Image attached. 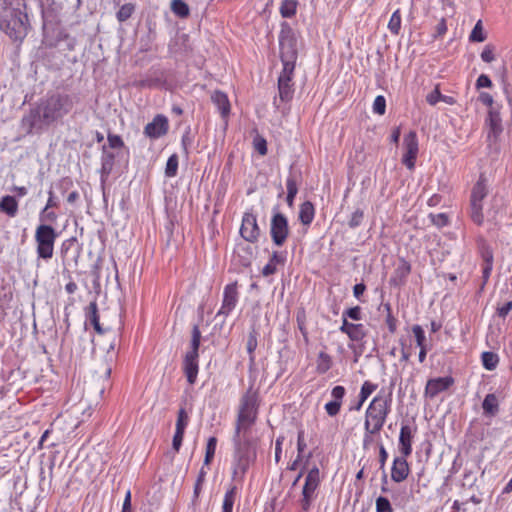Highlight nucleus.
<instances>
[{
    "instance_id": "f257e3e1",
    "label": "nucleus",
    "mask_w": 512,
    "mask_h": 512,
    "mask_svg": "<svg viewBox=\"0 0 512 512\" xmlns=\"http://www.w3.org/2000/svg\"><path fill=\"white\" fill-rule=\"evenodd\" d=\"M74 107V98L65 93H53L42 99L36 108L22 118L21 125L26 134L39 132L44 127L62 120Z\"/></svg>"
},
{
    "instance_id": "f03ea898",
    "label": "nucleus",
    "mask_w": 512,
    "mask_h": 512,
    "mask_svg": "<svg viewBox=\"0 0 512 512\" xmlns=\"http://www.w3.org/2000/svg\"><path fill=\"white\" fill-rule=\"evenodd\" d=\"M24 0H0V30L13 41L22 42L27 36L29 20Z\"/></svg>"
},
{
    "instance_id": "7ed1b4c3",
    "label": "nucleus",
    "mask_w": 512,
    "mask_h": 512,
    "mask_svg": "<svg viewBox=\"0 0 512 512\" xmlns=\"http://www.w3.org/2000/svg\"><path fill=\"white\" fill-rule=\"evenodd\" d=\"M392 396L391 394H385L380 391L370 402L365 412L364 420V440L368 439L376 434H379L382 430L388 415L391 412Z\"/></svg>"
},
{
    "instance_id": "20e7f679",
    "label": "nucleus",
    "mask_w": 512,
    "mask_h": 512,
    "mask_svg": "<svg viewBox=\"0 0 512 512\" xmlns=\"http://www.w3.org/2000/svg\"><path fill=\"white\" fill-rule=\"evenodd\" d=\"M234 452L231 462L232 479L242 482L251 464L256 460V449L248 439L233 437Z\"/></svg>"
},
{
    "instance_id": "39448f33",
    "label": "nucleus",
    "mask_w": 512,
    "mask_h": 512,
    "mask_svg": "<svg viewBox=\"0 0 512 512\" xmlns=\"http://www.w3.org/2000/svg\"><path fill=\"white\" fill-rule=\"evenodd\" d=\"M256 418L257 399L255 394L248 392L241 398L235 427V438H239L242 432L245 434L255 423Z\"/></svg>"
},
{
    "instance_id": "423d86ee",
    "label": "nucleus",
    "mask_w": 512,
    "mask_h": 512,
    "mask_svg": "<svg viewBox=\"0 0 512 512\" xmlns=\"http://www.w3.org/2000/svg\"><path fill=\"white\" fill-rule=\"evenodd\" d=\"M36 252L39 258L49 260L54 254V244L58 237L56 230L47 224H40L35 230Z\"/></svg>"
},
{
    "instance_id": "0eeeda50",
    "label": "nucleus",
    "mask_w": 512,
    "mask_h": 512,
    "mask_svg": "<svg viewBox=\"0 0 512 512\" xmlns=\"http://www.w3.org/2000/svg\"><path fill=\"white\" fill-rule=\"evenodd\" d=\"M488 184L484 175L479 177L471 191L470 197V217L477 225L484 223L483 200L488 195Z\"/></svg>"
},
{
    "instance_id": "6e6552de",
    "label": "nucleus",
    "mask_w": 512,
    "mask_h": 512,
    "mask_svg": "<svg viewBox=\"0 0 512 512\" xmlns=\"http://www.w3.org/2000/svg\"><path fill=\"white\" fill-rule=\"evenodd\" d=\"M290 234L288 218L274 210L270 221V236L276 246H283Z\"/></svg>"
},
{
    "instance_id": "1a4fd4ad",
    "label": "nucleus",
    "mask_w": 512,
    "mask_h": 512,
    "mask_svg": "<svg viewBox=\"0 0 512 512\" xmlns=\"http://www.w3.org/2000/svg\"><path fill=\"white\" fill-rule=\"evenodd\" d=\"M320 481L319 468L314 465L308 470L302 489L300 504L304 511L309 510L312 501L315 499V492L320 485Z\"/></svg>"
},
{
    "instance_id": "9d476101",
    "label": "nucleus",
    "mask_w": 512,
    "mask_h": 512,
    "mask_svg": "<svg viewBox=\"0 0 512 512\" xmlns=\"http://www.w3.org/2000/svg\"><path fill=\"white\" fill-rule=\"evenodd\" d=\"M239 232L245 241L249 243H257L261 235V230L257 222V215L252 211H246L243 214Z\"/></svg>"
},
{
    "instance_id": "9b49d317",
    "label": "nucleus",
    "mask_w": 512,
    "mask_h": 512,
    "mask_svg": "<svg viewBox=\"0 0 512 512\" xmlns=\"http://www.w3.org/2000/svg\"><path fill=\"white\" fill-rule=\"evenodd\" d=\"M404 154L402 163L409 169L415 168V162L419 151L418 137L415 131H409L403 139Z\"/></svg>"
},
{
    "instance_id": "f8f14e48",
    "label": "nucleus",
    "mask_w": 512,
    "mask_h": 512,
    "mask_svg": "<svg viewBox=\"0 0 512 512\" xmlns=\"http://www.w3.org/2000/svg\"><path fill=\"white\" fill-rule=\"evenodd\" d=\"M416 433L417 426L415 424L402 422L399 433L398 449L404 457H409L412 454V444Z\"/></svg>"
},
{
    "instance_id": "ddd939ff",
    "label": "nucleus",
    "mask_w": 512,
    "mask_h": 512,
    "mask_svg": "<svg viewBox=\"0 0 512 512\" xmlns=\"http://www.w3.org/2000/svg\"><path fill=\"white\" fill-rule=\"evenodd\" d=\"M239 300L237 282L230 283L224 287L222 305L217 316L226 318L235 309Z\"/></svg>"
},
{
    "instance_id": "4468645a",
    "label": "nucleus",
    "mask_w": 512,
    "mask_h": 512,
    "mask_svg": "<svg viewBox=\"0 0 512 512\" xmlns=\"http://www.w3.org/2000/svg\"><path fill=\"white\" fill-rule=\"evenodd\" d=\"M280 46L283 69L278 80L292 81L296 52L292 49L291 45H286L283 41H280Z\"/></svg>"
},
{
    "instance_id": "2eb2a0df",
    "label": "nucleus",
    "mask_w": 512,
    "mask_h": 512,
    "mask_svg": "<svg viewBox=\"0 0 512 512\" xmlns=\"http://www.w3.org/2000/svg\"><path fill=\"white\" fill-rule=\"evenodd\" d=\"M169 124L166 116L159 114L144 128V134L152 139L160 138L168 131Z\"/></svg>"
},
{
    "instance_id": "dca6fc26",
    "label": "nucleus",
    "mask_w": 512,
    "mask_h": 512,
    "mask_svg": "<svg viewBox=\"0 0 512 512\" xmlns=\"http://www.w3.org/2000/svg\"><path fill=\"white\" fill-rule=\"evenodd\" d=\"M454 383L452 377H438L428 380L425 387V396L428 398H434L439 393L446 391Z\"/></svg>"
},
{
    "instance_id": "f3484780",
    "label": "nucleus",
    "mask_w": 512,
    "mask_h": 512,
    "mask_svg": "<svg viewBox=\"0 0 512 512\" xmlns=\"http://www.w3.org/2000/svg\"><path fill=\"white\" fill-rule=\"evenodd\" d=\"M410 474V467L407 462V457L396 456L393 459L391 467V479L396 483H401L407 479Z\"/></svg>"
},
{
    "instance_id": "a211bd4d",
    "label": "nucleus",
    "mask_w": 512,
    "mask_h": 512,
    "mask_svg": "<svg viewBox=\"0 0 512 512\" xmlns=\"http://www.w3.org/2000/svg\"><path fill=\"white\" fill-rule=\"evenodd\" d=\"M199 355L185 354L183 360V371L189 384L193 385L197 380L199 372Z\"/></svg>"
},
{
    "instance_id": "6ab92c4d",
    "label": "nucleus",
    "mask_w": 512,
    "mask_h": 512,
    "mask_svg": "<svg viewBox=\"0 0 512 512\" xmlns=\"http://www.w3.org/2000/svg\"><path fill=\"white\" fill-rule=\"evenodd\" d=\"M286 261L285 252H273L268 263L262 269V275L267 277L276 273L277 265H284Z\"/></svg>"
},
{
    "instance_id": "aec40b11",
    "label": "nucleus",
    "mask_w": 512,
    "mask_h": 512,
    "mask_svg": "<svg viewBox=\"0 0 512 512\" xmlns=\"http://www.w3.org/2000/svg\"><path fill=\"white\" fill-rule=\"evenodd\" d=\"M410 271V264L406 260L401 259L397 268L395 269L394 275L390 279V283L395 286L403 284L407 276L410 274Z\"/></svg>"
},
{
    "instance_id": "412c9836",
    "label": "nucleus",
    "mask_w": 512,
    "mask_h": 512,
    "mask_svg": "<svg viewBox=\"0 0 512 512\" xmlns=\"http://www.w3.org/2000/svg\"><path fill=\"white\" fill-rule=\"evenodd\" d=\"M412 332L414 334L416 344L420 348L419 351V362L423 363L426 359L427 354V345H426V336L423 328L420 325H414L412 327Z\"/></svg>"
},
{
    "instance_id": "4be33fe9",
    "label": "nucleus",
    "mask_w": 512,
    "mask_h": 512,
    "mask_svg": "<svg viewBox=\"0 0 512 512\" xmlns=\"http://www.w3.org/2000/svg\"><path fill=\"white\" fill-rule=\"evenodd\" d=\"M211 99L218 108L221 116L226 118L230 114V102L227 95L221 91H214Z\"/></svg>"
},
{
    "instance_id": "5701e85b",
    "label": "nucleus",
    "mask_w": 512,
    "mask_h": 512,
    "mask_svg": "<svg viewBox=\"0 0 512 512\" xmlns=\"http://www.w3.org/2000/svg\"><path fill=\"white\" fill-rule=\"evenodd\" d=\"M0 212L5 213L9 217L13 218L18 213V201L15 197L6 195L0 200Z\"/></svg>"
},
{
    "instance_id": "b1692460",
    "label": "nucleus",
    "mask_w": 512,
    "mask_h": 512,
    "mask_svg": "<svg viewBox=\"0 0 512 512\" xmlns=\"http://www.w3.org/2000/svg\"><path fill=\"white\" fill-rule=\"evenodd\" d=\"M315 217V208L310 201H305L300 205L298 218L300 222L309 226Z\"/></svg>"
},
{
    "instance_id": "393cba45",
    "label": "nucleus",
    "mask_w": 512,
    "mask_h": 512,
    "mask_svg": "<svg viewBox=\"0 0 512 512\" xmlns=\"http://www.w3.org/2000/svg\"><path fill=\"white\" fill-rule=\"evenodd\" d=\"M482 408L486 415H496L499 408L497 397L494 394H487L482 403Z\"/></svg>"
},
{
    "instance_id": "a878e982",
    "label": "nucleus",
    "mask_w": 512,
    "mask_h": 512,
    "mask_svg": "<svg viewBox=\"0 0 512 512\" xmlns=\"http://www.w3.org/2000/svg\"><path fill=\"white\" fill-rule=\"evenodd\" d=\"M279 98L283 102H288L292 99L294 94L293 85L291 81L278 80Z\"/></svg>"
},
{
    "instance_id": "bb28decb",
    "label": "nucleus",
    "mask_w": 512,
    "mask_h": 512,
    "mask_svg": "<svg viewBox=\"0 0 512 512\" xmlns=\"http://www.w3.org/2000/svg\"><path fill=\"white\" fill-rule=\"evenodd\" d=\"M287 197L286 202L289 207L293 206L295 196L298 193L297 180L293 175L288 176L286 180Z\"/></svg>"
},
{
    "instance_id": "cd10ccee",
    "label": "nucleus",
    "mask_w": 512,
    "mask_h": 512,
    "mask_svg": "<svg viewBox=\"0 0 512 512\" xmlns=\"http://www.w3.org/2000/svg\"><path fill=\"white\" fill-rule=\"evenodd\" d=\"M331 365H332L331 357L326 352L321 351L318 354L317 361H316L317 372L320 374H324L331 368Z\"/></svg>"
},
{
    "instance_id": "c85d7f7f",
    "label": "nucleus",
    "mask_w": 512,
    "mask_h": 512,
    "mask_svg": "<svg viewBox=\"0 0 512 512\" xmlns=\"http://www.w3.org/2000/svg\"><path fill=\"white\" fill-rule=\"evenodd\" d=\"M88 320L93 325L94 329L99 333H103V329L100 326L99 323V316H98V310H97V304L95 302H91L88 308Z\"/></svg>"
},
{
    "instance_id": "c756f323",
    "label": "nucleus",
    "mask_w": 512,
    "mask_h": 512,
    "mask_svg": "<svg viewBox=\"0 0 512 512\" xmlns=\"http://www.w3.org/2000/svg\"><path fill=\"white\" fill-rule=\"evenodd\" d=\"M481 359H482V364H483L484 368L487 370H490V371L494 370L497 367L498 362H499L498 355L494 352H489V351L483 352Z\"/></svg>"
},
{
    "instance_id": "7c9ffc66",
    "label": "nucleus",
    "mask_w": 512,
    "mask_h": 512,
    "mask_svg": "<svg viewBox=\"0 0 512 512\" xmlns=\"http://www.w3.org/2000/svg\"><path fill=\"white\" fill-rule=\"evenodd\" d=\"M236 497V487H231L224 495L222 511L221 512H232Z\"/></svg>"
},
{
    "instance_id": "2f4dec72",
    "label": "nucleus",
    "mask_w": 512,
    "mask_h": 512,
    "mask_svg": "<svg viewBox=\"0 0 512 512\" xmlns=\"http://www.w3.org/2000/svg\"><path fill=\"white\" fill-rule=\"evenodd\" d=\"M200 340H201V332L197 325H195L192 329V337H191V344H190V350L186 352V354H192V355H199L198 350L200 346Z\"/></svg>"
},
{
    "instance_id": "473e14b6",
    "label": "nucleus",
    "mask_w": 512,
    "mask_h": 512,
    "mask_svg": "<svg viewBox=\"0 0 512 512\" xmlns=\"http://www.w3.org/2000/svg\"><path fill=\"white\" fill-rule=\"evenodd\" d=\"M171 10L181 18L187 17L190 13L188 5L183 0H173L171 2Z\"/></svg>"
},
{
    "instance_id": "72a5a7b5",
    "label": "nucleus",
    "mask_w": 512,
    "mask_h": 512,
    "mask_svg": "<svg viewBox=\"0 0 512 512\" xmlns=\"http://www.w3.org/2000/svg\"><path fill=\"white\" fill-rule=\"evenodd\" d=\"M258 341H257V332L253 329L247 339L246 349L249 354V360L251 363H254L255 361V355L254 352L257 348Z\"/></svg>"
},
{
    "instance_id": "f704fd0d",
    "label": "nucleus",
    "mask_w": 512,
    "mask_h": 512,
    "mask_svg": "<svg viewBox=\"0 0 512 512\" xmlns=\"http://www.w3.org/2000/svg\"><path fill=\"white\" fill-rule=\"evenodd\" d=\"M401 14L400 10L397 9L394 11L390 17V20L388 22V29L389 31L394 34L398 35L401 29Z\"/></svg>"
},
{
    "instance_id": "c9c22d12",
    "label": "nucleus",
    "mask_w": 512,
    "mask_h": 512,
    "mask_svg": "<svg viewBox=\"0 0 512 512\" xmlns=\"http://www.w3.org/2000/svg\"><path fill=\"white\" fill-rule=\"evenodd\" d=\"M297 4L294 0H285L281 3L280 13L284 18H291L295 15Z\"/></svg>"
},
{
    "instance_id": "e433bc0d",
    "label": "nucleus",
    "mask_w": 512,
    "mask_h": 512,
    "mask_svg": "<svg viewBox=\"0 0 512 512\" xmlns=\"http://www.w3.org/2000/svg\"><path fill=\"white\" fill-rule=\"evenodd\" d=\"M178 170V156L176 154L171 155L166 163L165 175L168 178L175 177Z\"/></svg>"
},
{
    "instance_id": "4c0bfd02",
    "label": "nucleus",
    "mask_w": 512,
    "mask_h": 512,
    "mask_svg": "<svg viewBox=\"0 0 512 512\" xmlns=\"http://www.w3.org/2000/svg\"><path fill=\"white\" fill-rule=\"evenodd\" d=\"M217 446V439L216 437H210L207 441L206 445V453L204 458V465H209L215 455Z\"/></svg>"
},
{
    "instance_id": "58836bf2",
    "label": "nucleus",
    "mask_w": 512,
    "mask_h": 512,
    "mask_svg": "<svg viewBox=\"0 0 512 512\" xmlns=\"http://www.w3.org/2000/svg\"><path fill=\"white\" fill-rule=\"evenodd\" d=\"M134 9L135 7L131 3L122 5L116 14L117 20L119 22H125L132 16Z\"/></svg>"
},
{
    "instance_id": "ea45409f",
    "label": "nucleus",
    "mask_w": 512,
    "mask_h": 512,
    "mask_svg": "<svg viewBox=\"0 0 512 512\" xmlns=\"http://www.w3.org/2000/svg\"><path fill=\"white\" fill-rule=\"evenodd\" d=\"M469 39L472 42H483L486 39V35L484 34L481 20H479L475 24L473 30L471 31Z\"/></svg>"
},
{
    "instance_id": "a19ab883",
    "label": "nucleus",
    "mask_w": 512,
    "mask_h": 512,
    "mask_svg": "<svg viewBox=\"0 0 512 512\" xmlns=\"http://www.w3.org/2000/svg\"><path fill=\"white\" fill-rule=\"evenodd\" d=\"M104 156L102 158V172L105 174H110L113 168L114 164V154L113 153H106L105 146L103 147Z\"/></svg>"
},
{
    "instance_id": "79ce46f5",
    "label": "nucleus",
    "mask_w": 512,
    "mask_h": 512,
    "mask_svg": "<svg viewBox=\"0 0 512 512\" xmlns=\"http://www.w3.org/2000/svg\"><path fill=\"white\" fill-rule=\"evenodd\" d=\"M366 336V330L363 324H355L348 337L352 341H361Z\"/></svg>"
},
{
    "instance_id": "37998d69",
    "label": "nucleus",
    "mask_w": 512,
    "mask_h": 512,
    "mask_svg": "<svg viewBox=\"0 0 512 512\" xmlns=\"http://www.w3.org/2000/svg\"><path fill=\"white\" fill-rule=\"evenodd\" d=\"M188 422H189V416L186 413L185 409L181 408L178 411V417H177V421H176V429L175 430H179V431H184L185 432V429H186V427L188 425Z\"/></svg>"
},
{
    "instance_id": "c03bdc74",
    "label": "nucleus",
    "mask_w": 512,
    "mask_h": 512,
    "mask_svg": "<svg viewBox=\"0 0 512 512\" xmlns=\"http://www.w3.org/2000/svg\"><path fill=\"white\" fill-rule=\"evenodd\" d=\"M364 218V212L362 209H356L352 214L348 221V225L350 228H356L360 226Z\"/></svg>"
},
{
    "instance_id": "a18cd8bd",
    "label": "nucleus",
    "mask_w": 512,
    "mask_h": 512,
    "mask_svg": "<svg viewBox=\"0 0 512 512\" xmlns=\"http://www.w3.org/2000/svg\"><path fill=\"white\" fill-rule=\"evenodd\" d=\"M429 217L431 222L439 228L447 226L449 223V218L445 213L430 214Z\"/></svg>"
},
{
    "instance_id": "49530a36",
    "label": "nucleus",
    "mask_w": 512,
    "mask_h": 512,
    "mask_svg": "<svg viewBox=\"0 0 512 512\" xmlns=\"http://www.w3.org/2000/svg\"><path fill=\"white\" fill-rule=\"evenodd\" d=\"M376 512H393L390 501L383 496L378 497L376 499Z\"/></svg>"
},
{
    "instance_id": "de8ad7c7",
    "label": "nucleus",
    "mask_w": 512,
    "mask_h": 512,
    "mask_svg": "<svg viewBox=\"0 0 512 512\" xmlns=\"http://www.w3.org/2000/svg\"><path fill=\"white\" fill-rule=\"evenodd\" d=\"M386 110V100L382 95L375 98L373 102V112L379 115H383Z\"/></svg>"
},
{
    "instance_id": "09e8293b",
    "label": "nucleus",
    "mask_w": 512,
    "mask_h": 512,
    "mask_svg": "<svg viewBox=\"0 0 512 512\" xmlns=\"http://www.w3.org/2000/svg\"><path fill=\"white\" fill-rule=\"evenodd\" d=\"M377 389V384H374L370 381H365L360 390L359 396H362V398H367Z\"/></svg>"
},
{
    "instance_id": "8fccbe9b",
    "label": "nucleus",
    "mask_w": 512,
    "mask_h": 512,
    "mask_svg": "<svg viewBox=\"0 0 512 512\" xmlns=\"http://www.w3.org/2000/svg\"><path fill=\"white\" fill-rule=\"evenodd\" d=\"M50 208L44 207V209L40 212L39 218L42 222H50L54 223L57 221V214L53 211H49Z\"/></svg>"
},
{
    "instance_id": "3c124183",
    "label": "nucleus",
    "mask_w": 512,
    "mask_h": 512,
    "mask_svg": "<svg viewBox=\"0 0 512 512\" xmlns=\"http://www.w3.org/2000/svg\"><path fill=\"white\" fill-rule=\"evenodd\" d=\"M342 403H339L337 401H329L325 404V411L329 416H336L340 412Z\"/></svg>"
},
{
    "instance_id": "603ef678",
    "label": "nucleus",
    "mask_w": 512,
    "mask_h": 512,
    "mask_svg": "<svg viewBox=\"0 0 512 512\" xmlns=\"http://www.w3.org/2000/svg\"><path fill=\"white\" fill-rule=\"evenodd\" d=\"M342 315L344 317H346L347 319L350 318L355 321L361 320V318H362L361 308L359 306L349 308V309L345 310Z\"/></svg>"
},
{
    "instance_id": "864d4df0",
    "label": "nucleus",
    "mask_w": 512,
    "mask_h": 512,
    "mask_svg": "<svg viewBox=\"0 0 512 512\" xmlns=\"http://www.w3.org/2000/svg\"><path fill=\"white\" fill-rule=\"evenodd\" d=\"M481 59L486 63H491L495 60L494 47L490 44L486 45L481 53Z\"/></svg>"
},
{
    "instance_id": "5fc2aeb1",
    "label": "nucleus",
    "mask_w": 512,
    "mask_h": 512,
    "mask_svg": "<svg viewBox=\"0 0 512 512\" xmlns=\"http://www.w3.org/2000/svg\"><path fill=\"white\" fill-rule=\"evenodd\" d=\"M107 141L109 147L112 149L121 148L124 146L122 138L116 134H108Z\"/></svg>"
},
{
    "instance_id": "6e6d98bb",
    "label": "nucleus",
    "mask_w": 512,
    "mask_h": 512,
    "mask_svg": "<svg viewBox=\"0 0 512 512\" xmlns=\"http://www.w3.org/2000/svg\"><path fill=\"white\" fill-rule=\"evenodd\" d=\"M441 98H442V94H441V92L439 91L438 87H436L433 91H431V92L426 96V101H427L430 105H436L439 101H441Z\"/></svg>"
},
{
    "instance_id": "4d7b16f0",
    "label": "nucleus",
    "mask_w": 512,
    "mask_h": 512,
    "mask_svg": "<svg viewBox=\"0 0 512 512\" xmlns=\"http://www.w3.org/2000/svg\"><path fill=\"white\" fill-rule=\"evenodd\" d=\"M331 396L333 398V401H337L339 403H342V400L345 396V388L343 386H335L331 391Z\"/></svg>"
},
{
    "instance_id": "13d9d810",
    "label": "nucleus",
    "mask_w": 512,
    "mask_h": 512,
    "mask_svg": "<svg viewBox=\"0 0 512 512\" xmlns=\"http://www.w3.org/2000/svg\"><path fill=\"white\" fill-rule=\"evenodd\" d=\"M184 433H185L184 431L175 430V434L173 436V441H172V446L176 452L179 451V449L182 445Z\"/></svg>"
},
{
    "instance_id": "bf43d9fd",
    "label": "nucleus",
    "mask_w": 512,
    "mask_h": 512,
    "mask_svg": "<svg viewBox=\"0 0 512 512\" xmlns=\"http://www.w3.org/2000/svg\"><path fill=\"white\" fill-rule=\"evenodd\" d=\"M476 87L478 89H480V88H490V87H492V81H491V79L487 75L481 74L477 78Z\"/></svg>"
},
{
    "instance_id": "052dcab7",
    "label": "nucleus",
    "mask_w": 512,
    "mask_h": 512,
    "mask_svg": "<svg viewBox=\"0 0 512 512\" xmlns=\"http://www.w3.org/2000/svg\"><path fill=\"white\" fill-rule=\"evenodd\" d=\"M254 147L260 155H265L267 153V143L264 138H256L254 140Z\"/></svg>"
},
{
    "instance_id": "680f3d73",
    "label": "nucleus",
    "mask_w": 512,
    "mask_h": 512,
    "mask_svg": "<svg viewBox=\"0 0 512 512\" xmlns=\"http://www.w3.org/2000/svg\"><path fill=\"white\" fill-rule=\"evenodd\" d=\"M206 474H207V472L205 471L204 467H202L201 470L199 471V475H198L197 481L195 483L194 494L196 496H198V494H199L201 486L205 480Z\"/></svg>"
},
{
    "instance_id": "e2e57ef3",
    "label": "nucleus",
    "mask_w": 512,
    "mask_h": 512,
    "mask_svg": "<svg viewBox=\"0 0 512 512\" xmlns=\"http://www.w3.org/2000/svg\"><path fill=\"white\" fill-rule=\"evenodd\" d=\"M305 448H306V442L304 439V431L300 430L298 432V437H297V451H298V455H300V457H302V453L304 452Z\"/></svg>"
},
{
    "instance_id": "0e129e2a",
    "label": "nucleus",
    "mask_w": 512,
    "mask_h": 512,
    "mask_svg": "<svg viewBox=\"0 0 512 512\" xmlns=\"http://www.w3.org/2000/svg\"><path fill=\"white\" fill-rule=\"evenodd\" d=\"M388 314L386 317V324L388 326V329L391 333H394L396 331V319L392 316L390 306H386Z\"/></svg>"
},
{
    "instance_id": "69168bd1",
    "label": "nucleus",
    "mask_w": 512,
    "mask_h": 512,
    "mask_svg": "<svg viewBox=\"0 0 512 512\" xmlns=\"http://www.w3.org/2000/svg\"><path fill=\"white\" fill-rule=\"evenodd\" d=\"M512 309V300L507 301L502 306L497 308V313L500 317H505Z\"/></svg>"
},
{
    "instance_id": "338daca9",
    "label": "nucleus",
    "mask_w": 512,
    "mask_h": 512,
    "mask_svg": "<svg viewBox=\"0 0 512 512\" xmlns=\"http://www.w3.org/2000/svg\"><path fill=\"white\" fill-rule=\"evenodd\" d=\"M354 326V323L348 322L347 318L342 315V325L340 326V331L342 333L349 335Z\"/></svg>"
},
{
    "instance_id": "774afa93",
    "label": "nucleus",
    "mask_w": 512,
    "mask_h": 512,
    "mask_svg": "<svg viewBox=\"0 0 512 512\" xmlns=\"http://www.w3.org/2000/svg\"><path fill=\"white\" fill-rule=\"evenodd\" d=\"M479 101H480L482 104H484V105H486V106H488V107L492 106V104H493V102H494L492 95H491V94H489V93H487V92H481V93H480V95H479Z\"/></svg>"
}]
</instances>
